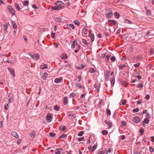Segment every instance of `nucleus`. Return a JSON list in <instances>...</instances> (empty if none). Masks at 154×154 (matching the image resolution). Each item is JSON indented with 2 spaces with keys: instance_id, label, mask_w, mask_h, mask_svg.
Masks as SVG:
<instances>
[{
  "instance_id": "1",
  "label": "nucleus",
  "mask_w": 154,
  "mask_h": 154,
  "mask_svg": "<svg viewBox=\"0 0 154 154\" xmlns=\"http://www.w3.org/2000/svg\"><path fill=\"white\" fill-rule=\"evenodd\" d=\"M56 6H52V9L53 10H59L63 9L64 6V4L62 1H58L55 3Z\"/></svg>"
},
{
  "instance_id": "2",
  "label": "nucleus",
  "mask_w": 154,
  "mask_h": 154,
  "mask_svg": "<svg viewBox=\"0 0 154 154\" xmlns=\"http://www.w3.org/2000/svg\"><path fill=\"white\" fill-rule=\"evenodd\" d=\"M7 8L8 10L9 11L11 14L14 16L16 15L15 11L11 5H9L8 6Z\"/></svg>"
},
{
  "instance_id": "3",
  "label": "nucleus",
  "mask_w": 154,
  "mask_h": 154,
  "mask_svg": "<svg viewBox=\"0 0 154 154\" xmlns=\"http://www.w3.org/2000/svg\"><path fill=\"white\" fill-rule=\"evenodd\" d=\"M8 103H11L14 100V97L13 94L10 93L7 97Z\"/></svg>"
},
{
  "instance_id": "4",
  "label": "nucleus",
  "mask_w": 154,
  "mask_h": 154,
  "mask_svg": "<svg viewBox=\"0 0 154 154\" xmlns=\"http://www.w3.org/2000/svg\"><path fill=\"white\" fill-rule=\"evenodd\" d=\"M29 55L31 56L32 58L36 60H38L40 57L38 53H35L33 55L30 54Z\"/></svg>"
},
{
  "instance_id": "5",
  "label": "nucleus",
  "mask_w": 154,
  "mask_h": 154,
  "mask_svg": "<svg viewBox=\"0 0 154 154\" xmlns=\"http://www.w3.org/2000/svg\"><path fill=\"white\" fill-rule=\"evenodd\" d=\"M52 117L53 115L51 113H48L46 117L47 122H50L52 119Z\"/></svg>"
},
{
  "instance_id": "6",
  "label": "nucleus",
  "mask_w": 154,
  "mask_h": 154,
  "mask_svg": "<svg viewBox=\"0 0 154 154\" xmlns=\"http://www.w3.org/2000/svg\"><path fill=\"white\" fill-rule=\"evenodd\" d=\"M108 22L109 23V26H115L117 24V22L114 20H108Z\"/></svg>"
},
{
  "instance_id": "7",
  "label": "nucleus",
  "mask_w": 154,
  "mask_h": 154,
  "mask_svg": "<svg viewBox=\"0 0 154 154\" xmlns=\"http://www.w3.org/2000/svg\"><path fill=\"white\" fill-rule=\"evenodd\" d=\"M140 121V118L138 116L134 117L133 119V121L135 123H139Z\"/></svg>"
},
{
  "instance_id": "8",
  "label": "nucleus",
  "mask_w": 154,
  "mask_h": 154,
  "mask_svg": "<svg viewBox=\"0 0 154 154\" xmlns=\"http://www.w3.org/2000/svg\"><path fill=\"white\" fill-rule=\"evenodd\" d=\"M110 72L108 70H106L105 72L104 73V77L105 80L106 81H108L109 79V75Z\"/></svg>"
},
{
  "instance_id": "9",
  "label": "nucleus",
  "mask_w": 154,
  "mask_h": 154,
  "mask_svg": "<svg viewBox=\"0 0 154 154\" xmlns=\"http://www.w3.org/2000/svg\"><path fill=\"white\" fill-rule=\"evenodd\" d=\"M63 105L62 106H64L66 105H67L68 102V98L67 96H65L63 100Z\"/></svg>"
},
{
  "instance_id": "10",
  "label": "nucleus",
  "mask_w": 154,
  "mask_h": 154,
  "mask_svg": "<svg viewBox=\"0 0 154 154\" xmlns=\"http://www.w3.org/2000/svg\"><path fill=\"white\" fill-rule=\"evenodd\" d=\"M63 80V79L62 77L57 78L55 79L54 82L56 83H57L60 82Z\"/></svg>"
},
{
  "instance_id": "11",
  "label": "nucleus",
  "mask_w": 154,
  "mask_h": 154,
  "mask_svg": "<svg viewBox=\"0 0 154 154\" xmlns=\"http://www.w3.org/2000/svg\"><path fill=\"white\" fill-rule=\"evenodd\" d=\"M72 42V44L71 45V47L72 49H73L75 48V44H76V45H78V43H77V41L76 40V39H74L73 40V41H70V42Z\"/></svg>"
},
{
  "instance_id": "12",
  "label": "nucleus",
  "mask_w": 154,
  "mask_h": 154,
  "mask_svg": "<svg viewBox=\"0 0 154 154\" xmlns=\"http://www.w3.org/2000/svg\"><path fill=\"white\" fill-rule=\"evenodd\" d=\"M112 16V11H110V12L107 13L106 15V17L108 18H110Z\"/></svg>"
},
{
  "instance_id": "13",
  "label": "nucleus",
  "mask_w": 154,
  "mask_h": 154,
  "mask_svg": "<svg viewBox=\"0 0 154 154\" xmlns=\"http://www.w3.org/2000/svg\"><path fill=\"white\" fill-rule=\"evenodd\" d=\"M62 151L63 149L62 148L57 149L55 150V154H60Z\"/></svg>"
},
{
  "instance_id": "14",
  "label": "nucleus",
  "mask_w": 154,
  "mask_h": 154,
  "mask_svg": "<svg viewBox=\"0 0 154 154\" xmlns=\"http://www.w3.org/2000/svg\"><path fill=\"white\" fill-rule=\"evenodd\" d=\"M8 69L9 71L10 72V74H12V76L14 77L15 76V75L14 70L13 69H11L9 67L8 68Z\"/></svg>"
},
{
  "instance_id": "15",
  "label": "nucleus",
  "mask_w": 154,
  "mask_h": 154,
  "mask_svg": "<svg viewBox=\"0 0 154 154\" xmlns=\"http://www.w3.org/2000/svg\"><path fill=\"white\" fill-rule=\"evenodd\" d=\"M88 36L91 39V41L92 42L94 40V36L93 33H90L88 35Z\"/></svg>"
},
{
  "instance_id": "16",
  "label": "nucleus",
  "mask_w": 154,
  "mask_h": 154,
  "mask_svg": "<svg viewBox=\"0 0 154 154\" xmlns=\"http://www.w3.org/2000/svg\"><path fill=\"white\" fill-rule=\"evenodd\" d=\"M11 134L12 136L16 138H18L19 137L16 131H12Z\"/></svg>"
},
{
  "instance_id": "17",
  "label": "nucleus",
  "mask_w": 154,
  "mask_h": 154,
  "mask_svg": "<svg viewBox=\"0 0 154 154\" xmlns=\"http://www.w3.org/2000/svg\"><path fill=\"white\" fill-rule=\"evenodd\" d=\"M36 135V132L35 130H33L32 131L30 134V136L33 139L34 138Z\"/></svg>"
},
{
  "instance_id": "18",
  "label": "nucleus",
  "mask_w": 154,
  "mask_h": 154,
  "mask_svg": "<svg viewBox=\"0 0 154 154\" xmlns=\"http://www.w3.org/2000/svg\"><path fill=\"white\" fill-rule=\"evenodd\" d=\"M14 5L15 8L17 11H20V6L17 3H15L14 4Z\"/></svg>"
},
{
  "instance_id": "19",
  "label": "nucleus",
  "mask_w": 154,
  "mask_h": 154,
  "mask_svg": "<svg viewBox=\"0 0 154 154\" xmlns=\"http://www.w3.org/2000/svg\"><path fill=\"white\" fill-rule=\"evenodd\" d=\"M107 150L106 149L103 151V150H101L98 151L97 152V154H108L107 153Z\"/></svg>"
},
{
  "instance_id": "20",
  "label": "nucleus",
  "mask_w": 154,
  "mask_h": 154,
  "mask_svg": "<svg viewBox=\"0 0 154 154\" xmlns=\"http://www.w3.org/2000/svg\"><path fill=\"white\" fill-rule=\"evenodd\" d=\"M105 123L109 126V128H110L112 126V123L109 121H107V120H106L105 121Z\"/></svg>"
},
{
  "instance_id": "21",
  "label": "nucleus",
  "mask_w": 154,
  "mask_h": 154,
  "mask_svg": "<svg viewBox=\"0 0 154 154\" xmlns=\"http://www.w3.org/2000/svg\"><path fill=\"white\" fill-rule=\"evenodd\" d=\"M54 20L58 23H61L62 21L61 19L59 17H55Z\"/></svg>"
},
{
  "instance_id": "22",
  "label": "nucleus",
  "mask_w": 154,
  "mask_h": 154,
  "mask_svg": "<svg viewBox=\"0 0 154 154\" xmlns=\"http://www.w3.org/2000/svg\"><path fill=\"white\" fill-rule=\"evenodd\" d=\"M48 66L47 64H44L43 65H41L40 66V68L41 69H47Z\"/></svg>"
},
{
  "instance_id": "23",
  "label": "nucleus",
  "mask_w": 154,
  "mask_h": 154,
  "mask_svg": "<svg viewBox=\"0 0 154 154\" xmlns=\"http://www.w3.org/2000/svg\"><path fill=\"white\" fill-rule=\"evenodd\" d=\"M60 57L62 59H66L67 58V56L65 53H63L60 56Z\"/></svg>"
},
{
  "instance_id": "24",
  "label": "nucleus",
  "mask_w": 154,
  "mask_h": 154,
  "mask_svg": "<svg viewBox=\"0 0 154 154\" xmlns=\"http://www.w3.org/2000/svg\"><path fill=\"white\" fill-rule=\"evenodd\" d=\"M101 133L103 136H105L106 135L108 134V132L106 130H103L102 131Z\"/></svg>"
},
{
  "instance_id": "25",
  "label": "nucleus",
  "mask_w": 154,
  "mask_h": 154,
  "mask_svg": "<svg viewBox=\"0 0 154 154\" xmlns=\"http://www.w3.org/2000/svg\"><path fill=\"white\" fill-rule=\"evenodd\" d=\"M87 29L85 27H84L82 29V33H83L84 34L86 35L87 34Z\"/></svg>"
},
{
  "instance_id": "26",
  "label": "nucleus",
  "mask_w": 154,
  "mask_h": 154,
  "mask_svg": "<svg viewBox=\"0 0 154 154\" xmlns=\"http://www.w3.org/2000/svg\"><path fill=\"white\" fill-rule=\"evenodd\" d=\"M11 23L13 24V28L14 29H16L17 28V25L15 22L13 21Z\"/></svg>"
},
{
  "instance_id": "27",
  "label": "nucleus",
  "mask_w": 154,
  "mask_h": 154,
  "mask_svg": "<svg viewBox=\"0 0 154 154\" xmlns=\"http://www.w3.org/2000/svg\"><path fill=\"white\" fill-rule=\"evenodd\" d=\"M149 119H145L143 122V125L144 126L145 125L144 124V123L147 124H148L149 123Z\"/></svg>"
},
{
  "instance_id": "28",
  "label": "nucleus",
  "mask_w": 154,
  "mask_h": 154,
  "mask_svg": "<svg viewBox=\"0 0 154 154\" xmlns=\"http://www.w3.org/2000/svg\"><path fill=\"white\" fill-rule=\"evenodd\" d=\"M48 75V74L46 73H44L42 75V78L44 80H45L47 78V76Z\"/></svg>"
},
{
  "instance_id": "29",
  "label": "nucleus",
  "mask_w": 154,
  "mask_h": 154,
  "mask_svg": "<svg viewBox=\"0 0 154 154\" xmlns=\"http://www.w3.org/2000/svg\"><path fill=\"white\" fill-rule=\"evenodd\" d=\"M29 3V2L28 0L24 1L23 2V4L24 6H27Z\"/></svg>"
},
{
  "instance_id": "30",
  "label": "nucleus",
  "mask_w": 154,
  "mask_h": 154,
  "mask_svg": "<svg viewBox=\"0 0 154 154\" xmlns=\"http://www.w3.org/2000/svg\"><path fill=\"white\" fill-rule=\"evenodd\" d=\"M111 83L112 85H113L114 84L115 80L114 77H112L110 79Z\"/></svg>"
},
{
  "instance_id": "31",
  "label": "nucleus",
  "mask_w": 154,
  "mask_h": 154,
  "mask_svg": "<svg viewBox=\"0 0 154 154\" xmlns=\"http://www.w3.org/2000/svg\"><path fill=\"white\" fill-rule=\"evenodd\" d=\"M76 86L79 88H83V87L79 83H75Z\"/></svg>"
},
{
  "instance_id": "32",
  "label": "nucleus",
  "mask_w": 154,
  "mask_h": 154,
  "mask_svg": "<svg viewBox=\"0 0 154 154\" xmlns=\"http://www.w3.org/2000/svg\"><path fill=\"white\" fill-rule=\"evenodd\" d=\"M114 15L116 18L118 19L119 17V15L118 13L116 12L114 14Z\"/></svg>"
},
{
  "instance_id": "33",
  "label": "nucleus",
  "mask_w": 154,
  "mask_h": 154,
  "mask_svg": "<svg viewBox=\"0 0 154 154\" xmlns=\"http://www.w3.org/2000/svg\"><path fill=\"white\" fill-rule=\"evenodd\" d=\"M124 23L127 24H131V22L130 20L125 19L124 20Z\"/></svg>"
},
{
  "instance_id": "34",
  "label": "nucleus",
  "mask_w": 154,
  "mask_h": 154,
  "mask_svg": "<svg viewBox=\"0 0 154 154\" xmlns=\"http://www.w3.org/2000/svg\"><path fill=\"white\" fill-rule=\"evenodd\" d=\"M118 66L119 69H122L126 66L125 65V64L122 65H119Z\"/></svg>"
},
{
  "instance_id": "35",
  "label": "nucleus",
  "mask_w": 154,
  "mask_h": 154,
  "mask_svg": "<svg viewBox=\"0 0 154 154\" xmlns=\"http://www.w3.org/2000/svg\"><path fill=\"white\" fill-rule=\"evenodd\" d=\"M94 88L98 92H99V86L97 84H95L94 85Z\"/></svg>"
},
{
  "instance_id": "36",
  "label": "nucleus",
  "mask_w": 154,
  "mask_h": 154,
  "mask_svg": "<svg viewBox=\"0 0 154 154\" xmlns=\"http://www.w3.org/2000/svg\"><path fill=\"white\" fill-rule=\"evenodd\" d=\"M145 116L146 118L145 119H149L151 117L149 114L148 112H147L145 115Z\"/></svg>"
},
{
  "instance_id": "37",
  "label": "nucleus",
  "mask_w": 154,
  "mask_h": 154,
  "mask_svg": "<svg viewBox=\"0 0 154 154\" xmlns=\"http://www.w3.org/2000/svg\"><path fill=\"white\" fill-rule=\"evenodd\" d=\"M144 132V129L143 128H141L140 129L139 132L140 134V135H142Z\"/></svg>"
},
{
  "instance_id": "38",
  "label": "nucleus",
  "mask_w": 154,
  "mask_h": 154,
  "mask_svg": "<svg viewBox=\"0 0 154 154\" xmlns=\"http://www.w3.org/2000/svg\"><path fill=\"white\" fill-rule=\"evenodd\" d=\"M67 137L66 135L65 134H63L61 135L59 137V138H62L63 139H64L65 138H66Z\"/></svg>"
},
{
  "instance_id": "39",
  "label": "nucleus",
  "mask_w": 154,
  "mask_h": 154,
  "mask_svg": "<svg viewBox=\"0 0 154 154\" xmlns=\"http://www.w3.org/2000/svg\"><path fill=\"white\" fill-rule=\"evenodd\" d=\"M106 112L107 116H110L111 115V111L109 109H106Z\"/></svg>"
},
{
  "instance_id": "40",
  "label": "nucleus",
  "mask_w": 154,
  "mask_h": 154,
  "mask_svg": "<svg viewBox=\"0 0 154 154\" xmlns=\"http://www.w3.org/2000/svg\"><path fill=\"white\" fill-rule=\"evenodd\" d=\"M89 72L90 73H93L95 72V70L93 68H90V69L89 70Z\"/></svg>"
},
{
  "instance_id": "41",
  "label": "nucleus",
  "mask_w": 154,
  "mask_h": 154,
  "mask_svg": "<svg viewBox=\"0 0 154 154\" xmlns=\"http://www.w3.org/2000/svg\"><path fill=\"white\" fill-rule=\"evenodd\" d=\"M10 23H8L4 25V27L5 29H7L8 27L10 26Z\"/></svg>"
},
{
  "instance_id": "42",
  "label": "nucleus",
  "mask_w": 154,
  "mask_h": 154,
  "mask_svg": "<svg viewBox=\"0 0 154 154\" xmlns=\"http://www.w3.org/2000/svg\"><path fill=\"white\" fill-rule=\"evenodd\" d=\"M49 135L51 137H53L55 136L56 134L54 133L50 132L49 134Z\"/></svg>"
},
{
  "instance_id": "43",
  "label": "nucleus",
  "mask_w": 154,
  "mask_h": 154,
  "mask_svg": "<svg viewBox=\"0 0 154 154\" xmlns=\"http://www.w3.org/2000/svg\"><path fill=\"white\" fill-rule=\"evenodd\" d=\"M74 23L77 26L80 25V22L77 20H75L74 21Z\"/></svg>"
},
{
  "instance_id": "44",
  "label": "nucleus",
  "mask_w": 154,
  "mask_h": 154,
  "mask_svg": "<svg viewBox=\"0 0 154 154\" xmlns=\"http://www.w3.org/2000/svg\"><path fill=\"white\" fill-rule=\"evenodd\" d=\"M146 15H150L151 14V12L149 10H146Z\"/></svg>"
},
{
  "instance_id": "45",
  "label": "nucleus",
  "mask_w": 154,
  "mask_h": 154,
  "mask_svg": "<svg viewBox=\"0 0 154 154\" xmlns=\"http://www.w3.org/2000/svg\"><path fill=\"white\" fill-rule=\"evenodd\" d=\"M84 134V132L83 131H81L78 134V135L79 136H82Z\"/></svg>"
},
{
  "instance_id": "46",
  "label": "nucleus",
  "mask_w": 154,
  "mask_h": 154,
  "mask_svg": "<svg viewBox=\"0 0 154 154\" xmlns=\"http://www.w3.org/2000/svg\"><path fill=\"white\" fill-rule=\"evenodd\" d=\"M54 109L56 111H59V108L57 106H54Z\"/></svg>"
},
{
  "instance_id": "47",
  "label": "nucleus",
  "mask_w": 154,
  "mask_h": 154,
  "mask_svg": "<svg viewBox=\"0 0 154 154\" xmlns=\"http://www.w3.org/2000/svg\"><path fill=\"white\" fill-rule=\"evenodd\" d=\"M82 42L85 45H88V42L85 39H83L82 40Z\"/></svg>"
},
{
  "instance_id": "48",
  "label": "nucleus",
  "mask_w": 154,
  "mask_h": 154,
  "mask_svg": "<svg viewBox=\"0 0 154 154\" xmlns=\"http://www.w3.org/2000/svg\"><path fill=\"white\" fill-rule=\"evenodd\" d=\"M139 109L138 108L134 109L132 110V112L134 113L137 112L139 111Z\"/></svg>"
},
{
  "instance_id": "49",
  "label": "nucleus",
  "mask_w": 154,
  "mask_h": 154,
  "mask_svg": "<svg viewBox=\"0 0 154 154\" xmlns=\"http://www.w3.org/2000/svg\"><path fill=\"white\" fill-rule=\"evenodd\" d=\"M110 57V56L109 55H106L105 58V60L108 61L109 59V57Z\"/></svg>"
},
{
  "instance_id": "50",
  "label": "nucleus",
  "mask_w": 154,
  "mask_h": 154,
  "mask_svg": "<svg viewBox=\"0 0 154 154\" xmlns=\"http://www.w3.org/2000/svg\"><path fill=\"white\" fill-rule=\"evenodd\" d=\"M137 86L138 88H142L143 87V85L142 84H141L140 85L137 84Z\"/></svg>"
},
{
  "instance_id": "51",
  "label": "nucleus",
  "mask_w": 154,
  "mask_h": 154,
  "mask_svg": "<svg viewBox=\"0 0 154 154\" xmlns=\"http://www.w3.org/2000/svg\"><path fill=\"white\" fill-rule=\"evenodd\" d=\"M84 137H79V138H78V141L79 142H80V141H83V140H84Z\"/></svg>"
},
{
  "instance_id": "52",
  "label": "nucleus",
  "mask_w": 154,
  "mask_h": 154,
  "mask_svg": "<svg viewBox=\"0 0 154 154\" xmlns=\"http://www.w3.org/2000/svg\"><path fill=\"white\" fill-rule=\"evenodd\" d=\"M8 104H7L6 105H5L4 106V109L6 110H7L8 109Z\"/></svg>"
},
{
  "instance_id": "53",
  "label": "nucleus",
  "mask_w": 154,
  "mask_h": 154,
  "mask_svg": "<svg viewBox=\"0 0 154 154\" xmlns=\"http://www.w3.org/2000/svg\"><path fill=\"white\" fill-rule=\"evenodd\" d=\"M115 57L114 56H112L110 58V60L111 61H114L115 60Z\"/></svg>"
},
{
  "instance_id": "54",
  "label": "nucleus",
  "mask_w": 154,
  "mask_h": 154,
  "mask_svg": "<svg viewBox=\"0 0 154 154\" xmlns=\"http://www.w3.org/2000/svg\"><path fill=\"white\" fill-rule=\"evenodd\" d=\"M69 26L72 28V29H74L75 28V26L74 25L72 24H70L69 25Z\"/></svg>"
},
{
  "instance_id": "55",
  "label": "nucleus",
  "mask_w": 154,
  "mask_h": 154,
  "mask_svg": "<svg viewBox=\"0 0 154 154\" xmlns=\"http://www.w3.org/2000/svg\"><path fill=\"white\" fill-rule=\"evenodd\" d=\"M121 123L122 126H125L126 124V122L124 121H122Z\"/></svg>"
},
{
  "instance_id": "56",
  "label": "nucleus",
  "mask_w": 154,
  "mask_h": 154,
  "mask_svg": "<svg viewBox=\"0 0 154 154\" xmlns=\"http://www.w3.org/2000/svg\"><path fill=\"white\" fill-rule=\"evenodd\" d=\"M55 35V33L52 32L51 33V37L52 38H54Z\"/></svg>"
},
{
  "instance_id": "57",
  "label": "nucleus",
  "mask_w": 154,
  "mask_h": 154,
  "mask_svg": "<svg viewBox=\"0 0 154 154\" xmlns=\"http://www.w3.org/2000/svg\"><path fill=\"white\" fill-rule=\"evenodd\" d=\"M142 57H143L142 55H140L138 56H137V59L139 60L141 59L142 58Z\"/></svg>"
},
{
  "instance_id": "58",
  "label": "nucleus",
  "mask_w": 154,
  "mask_h": 154,
  "mask_svg": "<svg viewBox=\"0 0 154 154\" xmlns=\"http://www.w3.org/2000/svg\"><path fill=\"white\" fill-rule=\"evenodd\" d=\"M129 35L128 34L125 35L124 38L125 40H127Z\"/></svg>"
},
{
  "instance_id": "59",
  "label": "nucleus",
  "mask_w": 154,
  "mask_h": 154,
  "mask_svg": "<svg viewBox=\"0 0 154 154\" xmlns=\"http://www.w3.org/2000/svg\"><path fill=\"white\" fill-rule=\"evenodd\" d=\"M137 74L138 75L137 76V79L139 80L141 79L142 78L141 76H140L139 75V73L137 72Z\"/></svg>"
},
{
  "instance_id": "60",
  "label": "nucleus",
  "mask_w": 154,
  "mask_h": 154,
  "mask_svg": "<svg viewBox=\"0 0 154 154\" xmlns=\"http://www.w3.org/2000/svg\"><path fill=\"white\" fill-rule=\"evenodd\" d=\"M6 62L8 63H13V60H7Z\"/></svg>"
},
{
  "instance_id": "61",
  "label": "nucleus",
  "mask_w": 154,
  "mask_h": 154,
  "mask_svg": "<svg viewBox=\"0 0 154 154\" xmlns=\"http://www.w3.org/2000/svg\"><path fill=\"white\" fill-rule=\"evenodd\" d=\"M97 144H94V145H93V146L92 147V148L94 149V150H95L97 148Z\"/></svg>"
},
{
  "instance_id": "62",
  "label": "nucleus",
  "mask_w": 154,
  "mask_h": 154,
  "mask_svg": "<svg viewBox=\"0 0 154 154\" xmlns=\"http://www.w3.org/2000/svg\"><path fill=\"white\" fill-rule=\"evenodd\" d=\"M120 32H121V29H119L116 32V34L117 35L119 34L120 33Z\"/></svg>"
},
{
  "instance_id": "63",
  "label": "nucleus",
  "mask_w": 154,
  "mask_h": 154,
  "mask_svg": "<svg viewBox=\"0 0 154 154\" xmlns=\"http://www.w3.org/2000/svg\"><path fill=\"white\" fill-rule=\"evenodd\" d=\"M126 100H123L122 102V105H124L126 104Z\"/></svg>"
},
{
  "instance_id": "64",
  "label": "nucleus",
  "mask_w": 154,
  "mask_h": 154,
  "mask_svg": "<svg viewBox=\"0 0 154 154\" xmlns=\"http://www.w3.org/2000/svg\"><path fill=\"white\" fill-rule=\"evenodd\" d=\"M150 98V96L149 94H147L145 96V98L147 100H148Z\"/></svg>"
}]
</instances>
